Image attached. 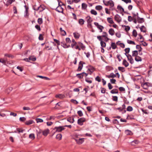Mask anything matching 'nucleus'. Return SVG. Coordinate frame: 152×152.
<instances>
[{
    "instance_id": "nucleus-64",
    "label": "nucleus",
    "mask_w": 152,
    "mask_h": 152,
    "mask_svg": "<svg viewBox=\"0 0 152 152\" xmlns=\"http://www.w3.org/2000/svg\"><path fill=\"white\" fill-rule=\"evenodd\" d=\"M115 35L118 38H120L121 37V34L120 32H117L116 33Z\"/></svg>"
},
{
    "instance_id": "nucleus-4",
    "label": "nucleus",
    "mask_w": 152,
    "mask_h": 152,
    "mask_svg": "<svg viewBox=\"0 0 152 152\" xmlns=\"http://www.w3.org/2000/svg\"><path fill=\"white\" fill-rule=\"evenodd\" d=\"M65 128L64 126L56 127L54 129V130H56V132H61Z\"/></svg>"
},
{
    "instance_id": "nucleus-39",
    "label": "nucleus",
    "mask_w": 152,
    "mask_h": 152,
    "mask_svg": "<svg viewBox=\"0 0 152 152\" xmlns=\"http://www.w3.org/2000/svg\"><path fill=\"white\" fill-rule=\"evenodd\" d=\"M100 44L102 48H104L106 47V43L103 41H101Z\"/></svg>"
},
{
    "instance_id": "nucleus-60",
    "label": "nucleus",
    "mask_w": 152,
    "mask_h": 152,
    "mask_svg": "<svg viewBox=\"0 0 152 152\" xmlns=\"http://www.w3.org/2000/svg\"><path fill=\"white\" fill-rule=\"evenodd\" d=\"M66 40L67 43H70L71 42V41L69 38H66Z\"/></svg>"
},
{
    "instance_id": "nucleus-14",
    "label": "nucleus",
    "mask_w": 152,
    "mask_h": 152,
    "mask_svg": "<svg viewBox=\"0 0 152 152\" xmlns=\"http://www.w3.org/2000/svg\"><path fill=\"white\" fill-rule=\"evenodd\" d=\"M115 77H116V75L114 74L113 73H111L109 75L106 76V77L109 78H114Z\"/></svg>"
},
{
    "instance_id": "nucleus-29",
    "label": "nucleus",
    "mask_w": 152,
    "mask_h": 152,
    "mask_svg": "<svg viewBox=\"0 0 152 152\" xmlns=\"http://www.w3.org/2000/svg\"><path fill=\"white\" fill-rule=\"evenodd\" d=\"M137 21L139 23H141L144 22V19L143 18H137Z\"/></svg>"
},
{
    "instance_id": "nucleus-52",
    "label": "nucleus",
    "mask_w": 152,
    "mask_h": 152,
    "mask_svg": "<svg viewBox=\"0 0 152 152\" xmlns=\"http://www.w3.org/2000/svg\"><path fill=\"white\" fill-rule=\"evenodd\" d=\"M71 102H72L73 103L75 104H78V102L76 100L73 99H72L71 100Z\"/></svg>"
},
{
    "instance_id": "nucleus-26",
    "label": "nucleus",
    "mask_w": 152,
    "mask_h": 152,
    "mask_svg": "<svg viewBox=\"0 0 152 152\" xmlns=\"http://www.w3.org/2000/svg\"><path fill=\"white\" fill-rule=\"evenodd\" d=\"M110 93L112 94H118V91L116 89H114L110 91Z\"/></svg>"
},
{
    "instance_id": "nucleus-24",
    "label": "nucleus",
    "mask_w": 152,
    "mask_h": 152,
    "mask_svg": "<svg viewBox=\"0 0 152 152\" xmlns=\"http://www.w3.org/2000/svg\"><path fill=\"white\" fill-rule=\"evenodd\" d=\"M135 60L136 61L138 62L141 61L142 59L141 57L138 56H137L135 57Z\"/></svg>"
},
{
    "instance_id": "nucleus-31",
    "label": "nucleus",
    "mask_w": 152,
    "mask_h": 152,
    "mask_svg": "<svg viewBox=\"0 0 152 152\" xmlns=\"http://www.w3.org/2000/svg\"><path fill=\"white\" fill-rule=\"evenodd\" d=\"M117 9L120 10V12H124V9L121 6L118 5L117 6Z\"/></svg>"
},
{
    "instance_id": "nucleus-9",
    "label": "nucleus",
    "mask_w": 152,
    "mask_h": 152,
    "mask_svg": "<svg viewBox=\"0 0 152 152\" xmlns=\"http://www.w3.org/2000/svg\"><path fill=\"white\" fill-rule=\"evenodd\" d=\"M115 19L118 23H120L121 20V17L118 15H116L115 16Z\"/></svg>"
},
{
    "instance_id": "nucleus-30",
    "label": "nucleus",
    "mask_w": 152,
    "mask_h": 152,
    "mask_svg": "<svg viewBox=\"0 0 152 152\" xmlns=\"http://www.w3.org/2000/svg\"><path fill=\"white\" fill-rule=\"evenodd\" d=\"M107 20L108 22L110 24H113L114 23L113 19L111 18H107Z\"/></svg>"
},
{
    "instance_id": "nucleus-48",
    "label": "nucleus",
    "mask_w": 152,
    "mask_h": 152,
    "mask_svg": "<svg viewBox=\"0 0 152 152\" xmlns=\"http://www.w3.org/2000/svg\"><path fill=\"white\" fill-rule=\"evenodd\" d=\"M95 80L98 81V82H100L101 81V78L99 76H97L95 78Z\"/></svg>"
},
{
    "instance_id": "nucleus-50",
    "label": "nucleus",
    "mask_w": 152,
    "mask_h": 152,
    "mask_svg": "<svg viewBox=\"0 0 152 152\" xmlns=\"http://www.w3.org/2000/svg\"><path fill=\"white\" fill-rule=\"evenodd\" d=\"M29 60H31L33 61H35L36 60V58L35 57H33L31 56L29 57Z\"/></svg>"
},
{
    "instance_id": "nucleus-45",
    "label": "nucleus",
    "mask_w": 152,
    "mask_h": 152,
    "mask_svg": "<svg viewBox=\"0 0 152 152\" xmlns=\"http://www.w3.org/2000/svg\"><path fill=\"white\" fill-rule=\"evenodd\" d=\"M84 22V20L82 19H80L79 20V23L81 25L83 24Z\"/></svg>"
},
{
    "instance_id": "nucleus-53",
    "label": "nucleus",
    "mask_w": 152,
    "mask_h": 152,
    "mask_svg": "<svg viewBox=\"0 0 152 152\" xmlns=\"http://www.w3.org/2000/svg\"><path fill=\"white\" fill-rule=\"evenodd\" d=\"M35 27L38 31H39L41 30V28L39 26L37 25L35 26Z\"/></svg>"
},
{
    "instance_id": "nucleus-40",
    "label": "nucleus",
    "mask_w": 152,
    "mask_h": 152,
    "mask_svg": "<svg viewBox=\"0 0 152 152\" xmlns=\"http://www.w3.org/2000/svg\"><path fill=\"white\" fill-rule=\"evenodd\" d=\"M91 13L94 15H96L97 14V12L94 10H91Z\"/></svg>"
},
{
    "instance_id": "nucleus-49",
    "label": "nucleus",
    "mask_w": 152,
    "mask_h": 152,
    "mask_svg": "<svg viewBox=\"0 0 152 152\" xmlns=\"http://www.w3.org/2000/svg\"><path fill=\"white\" fill-rule=\"evenodd\" d=\"M132 110V107L130 106H128L127 108V110L129 111H131Z\"/></svg>"
},
{
    "instance_id": "nucleus-34",
    "label": "nucleus",
    "mask_w": 152,
    "mask_h": 152,
    "mask_svg": "<svg viewBox=\"0 0 152 152\" xmlns=\"http://www.w3.org/2000/svg\"><path fill=\"white\" fill-rule=\"evenodd\" d=\"M87 7V4L85 3H83L82 4V9L85 10Z\"/></svg>"
},
{
    "instance_id": "nucleus-62",
    "label": "nucleus",
    "mask_w": 152,
    "mask_h": 152,
    "mask_svg": "<svg viewBox=\"0 0 152 152\" xmlns=\"http://www.w3.org/2000/svg\"><path fill=\"white\" fill-rule=\"evenodd\" d=\"M132 20H133L132 17L130 16H129L128 17V20L129 21L131 22Z\"/></svg>"
},
{
    "instance_id": "nucleus-63",
    "label": "nucleus",
    "mask_w": 152,
    "mask_h": 152,
    "mask_svg": "<svg viewBox=\"0 0 152 152\" xmlns=\"http://www.w3.org/2000/svg\"><path fill=\"white\" fill-rule=\"evenodd\" d=\"M39 39L40 40H42L43 39V36L42 34H40L39 37Z\"/></svg>"
},
{
    "instance_id": "nucleus-32",
    "label": "nucleus",
    "mask_w": 152,
    "mask_h": 152,
    "mask_svg": "<svg viewBox=\"0 0 152 152\" xmlns=\"http://www.w3.org/2000/svg\"><path fill=\"white\" fill-rule=\"evenodd\" d=\"M95 9L97 10H100L102 9V7L101 5H98L96 6Z\"/></svg>"
},
{
    "instance_id": "nucleus-2",
    "label": "nucleus",
    "mask_w": 152,
    "mask_h": 152,
    "mask_svg": "<svg viewBox=\"0 0 152 152\" xmlns=\"http://www.w3.org/2000/svg\"><path fill=\"white\" fill-rule=\"evenodd\" d=\"M103 3L106 6L110 5V8L113 7L114 6V3L112 0H109L108 1H105L104 0L103 1Z\"/></svg>"
},
{
    "instance_id": "nucleus-35",
    "label": "nucleus",
    "mask_w": 152,
    "mask_h": 152,
    "mask_svg": "<svg viewBox=\"0 0 152 152\" xmlns=\"http://www.w3.org/2000/svg\"><path fill=\"white\" fill-rule=\"evenodd\" d=\"M123 27L124 28V29L126 31H128L130 29V27L129 26H123Z\"/></svg>"
},
{
    "instance_id": "nucleus-7",
    "label": "nucleus",
    "mask_w": 152,
    "mask_h": 152,
    "mask_svg": "<svg viewBox=\"0 0 152 152\" xmlns=\"http://www.w3.org/2000/svg\"><path fill=\"white\" fill-rule=\"evenodd\" d=\"M86 21L88 25L91 26V23L92 21V19L91 18L90 16H88L86 17Z\"/></svg>"
},
{
    "instance_id": "nucleus-38",
    "label": "nucleus",
    "mask_w": 152,
    "mask_h": 152,
    "mask_svg": "<svg viewBox=\"0 0 152 152\" xmlns=\"http://www.w3.org/2000/svg\"><path fill=\"white\" fill-rule=\"evenodd\" d=\"M138 143V141L135 140L131 142V145L132 146H135V144H137Z\"/></svg>"
},
{
    "instance_id": "nucleus-61",
    "label": "nucleus",
    "mask_w": 152,
    "mask_h": 152,
    "mask_svg": "<svg viewBox=\"0 0 152 152\" xmlns=\"http://www.w3.org/2000/svg\"><path fill=\"white\" fill-rule=\"evenodd\" d=\"M23 109L24 110H30L31 109L29 107H23Z\"/></svg>"
},
{
    "instance_id": "nucleus-51",
    "label": "nucleus",
    "mask_w": 152,
    "mask_h": 152,
    "mask_svg": "<svg viewBox=\"0 0 152 152\" xmlns=\"http://www.w3.org/2000/svg\"><path fill=\"white\" fill-rule=\"evenodd\" d=\"M37 77L42 79H45V80H48L49 79L48 78L46 77L42 76L40 75H38Z\"/></svg>"
},
{
    "instance_id": "nucleus-22",
    "label": "nucleus",
    "mask_w": 152,
    "mask_h": 152,
    "mask_svg": "<svg viewBox=\"0 0 152 152\" xmlns=\"http://www.w3.org/2000/svg\"><path fill=\"white\" fill-rule=\"evenodd\" d=\"M73 35L74 37L76 39H78L80 36V34H79L77 32L74 33Z\"/></svg>"
},
{
    "instance_id": "nucleus-23",
    "label": "nucleus",
    "mask_w": 152,
    "mask_h": 152,
    "mask_svg": "<svg viewBox=\"0 0 152 152\" xmlns=\"http://www.w3.org/2000/svg\"><path fill=\"white\" fill-rule=\"evenodd\" d=\"M81 62H82L81 61H80V62H79V66L77 69L78 71H80L82 69V68L83 67V65L81 63Z\"/></svg>"
},
{
    "instance_id": "nucleus-17",
    "label": "nucleus",
    "mask_w": 152,
    "mask_h": 152,
    "mask_svg": "<svg viewBox=\"0 0 152 152\" xmlns=\"http://www.w3.org/2000/svg\"><path fill=\"white\" fill-rule=\"evenodd\" d=\"M138 54V51L137 50L133 51L132 52V56L133 57H136L137 56Z\"/></svg>"
},
{
    "instance_id": "nucleus-25",
    "label": "nucleus",
    "mask_w": 152,
    "mask_h": 152,
    "mask_svg": "<svg viewBox=\"0 0 152 152\" xmlns=\"http://www.w3.org/2000/svg\"><path fill=\"white\" fill-rule=\"evenodd\" d=\"M34 121L32 120H30L27 121L25 122V124L27 125H29L32 124L34 123Z\"/></svg>"
},
{
    "instance_id": "nucleus-8",
    "label": "nucleus",
    "mask_w": 152,
    "mask_h": 152,
    "mask_svg": "<svg viewBox=\"0 0 152 152\" xmlns=\"http://www.w3.org/2000/svg\"><path fill=\"white\" fill-rule=\"evenodd\" d=\"M55 97L57 98L62 99L65 98V96L64 94H59L56 95Z\"/></svg>"
},
{
    "instance_id": "nucleus-10",
    "label": "nucleus",
    "mask_w": 152,
    "mask_h": 152,
    "mask_svg": "<svg viewBox=\"0 0 152 152\" xmlns=\"http://www.w3.org/2000/svg\"><path fill=\"white\" fill-rule=\"evenodd\" d=\"M126 56L128 60L129 61L130 63L131 64H133L134 61L132 56L129 54H128Z\"/></svg>"
},
{
    "instance_id": "nucleus-27",
    "label": "nucleus",
    "mask_w": 152,
    "mask_h": 152,
    "mask_svg": "<svg viewBox=\"0 0 152 152\" xmlns=\"http://www.w3.org/2000/svg\"><path fill=\"white\" fill-rule=\"evenodd\" d=\"M62 134H57L56 137V139L59 140H61L62 138Z\"/></svg>"
},
{
    "instance_id": "nucleus-33",
    "label": "nucleus",
    "mask_w": 152,
    "mask_h": 152,
    "mask_svg": "<svg viewBox=\"0 0 152 152\" xmlns=\"http://www.w3.org/2000/svg\"><path fill=\"white\" fill-rule=\"evenodd\" d=\"M15 0H8L7 2V5H8L11 4L13 2L15 1Z\"/></svg>"
},
{
    "instance_id": "nucleus-20",
    "label": "nucleus",
    "mask_w": 152,
    "mask_h": 152,
    "mask_svg": "<svg viewBox=\"0 0 152 152\" xmlns=\"http://www.w3.org/2000/svg\"><path fill=\"white\" fill-rule=\"evenodd\" d=\"M103 34H105L106 35H103L102 36L105 37V41L107 42L109 40V39L107 37V34L106 32H103Z\"/></svg>"
},
{
    "instance_id": "nucleus-42",
    "label": "nucleus",
    "mask_w": 152,
    "mask_h": 152,
    "mask_svg": "<svg viewBox=\"0 0 152 152\" xmlns=\"http://www.w3.org/2000/svg\"><path fill=\"white\" fill-rule=\"evenodd\" d=\"M127 42L129 44H132L134 45H135V43L132 40H127Z\"/></svg>"
},
{
    "instance_id": "nucleus-1",
    "label": "nucleus",
    "mask_w": 152,
    "mask_h": 152,
    "mask_svg": "<svg viewBox=\"0 0 152 152\" xmlns=\"http://www.w3.org/2000/svg\"><path fill=\"white\" fill-rule=\"evenodd\" d=\"M85 47L82 43L80 42H77V45L76 47H75V48L76 49H78L79 50H80L81 48L83 50H84L85 49Z\"/></svg>"
},
{
    "instance_id": "nucleus-6",
    "label": "nucleus",
    "mask_w": 152,
    "mask_h": 152,
    "mask_svg": "<svg viewBox=\"0 0 152 152\" xmlns=\"http://www.w3.org/2000/svg\"><path fill=\"white\" fill-rule=\"evenodd\" d=\"M85 121V119L84 118H80L78 120L77 123L80 125H82L83 124V123Z\"/></svg>"
},
{
    "instance_id": "nucleus-12",
    "label": "nucleus",
    "mask_w": 152,
    "mask_h": 152,
    "mask_svg": "<svg viewBox=\"0 0 152 152\" xmlns=\"http://www.w3.org/2000/svg\"><path fill=\"white\" fill-rule=\"evenodd\" d=\"M75 141L78 144H82L84 141V138H80L79 139H75Z\"/></svg>"
},
{
    "instance_id": "nucleus-19",
    "label": "nucleus",
    "mask_w": 152,
    "mask_h": 152,
    "mask_svg": "<svg viewBox=\"0 0 152 152\" xmlns=\"http://www.w3.org/2000/svg\"><path fill=\"white\" fill-rule=\"evenodd\" d=\"M142 87L145 89H147L148 88V83H145L142 85Z\"/></svg>"
},
{
    "instance_id": "nucleus-46",
    "label": "nucleus",
    "mask_w": 152,
    "mask_h": 152,
    "mask_svg": "<svg viewBox=\"0 0 152 152\" xmlns=\"http://www.w3.org/2000/svg\"><path fill=\"white\" fill-rule=\"evenodd\" d=\"M125 51L126 52V53H125V55L126 56V55H127L126 54L127 53H129L130 51V48H125Z\"/></svg>"
},
{
    "instance_id": "nucleus-43",
    "label": "nucleus",
    "mask_w": 152,
    "mask_h": 152,
    "mask_svg": "<svg viewBox=\"0 0 152 152\" xmlns=\"http://www.w3.org/2000/svg\"><path fill=\"white\" fill-rule=\"evenodd\" d=\"M132 35L134 37H137V32L136 30H133V32H132Z\"/></svg>"
},
{
    "instance_id": "nucleus-58",
    "label": "nucleus",
    "mask_w": 152,
    "mask_h": 152,
    "mask_svg": "<svg viewBox=\"0 0 152 152\" xmlns=\"http://www.w3.org/2000/svg\"><path fill=\"white\" fill-rule=\"evenodd\" d=\"M13 9L14 13V14H17V11L16 7H15L14 6L13 7Z\"/></svg>"
},
{
    "instance_id": "nucleus-54",
    "label": "nucleus",
    "mask_w": 152,
    "mask_h": 152,
    "mask_svg": "<svg viewBox=\"0 0 152 152\" xmlns=\"http://www.w3.org/2000/svg\"><path fill=\"white\" fill-rule=\"evenodd\" d=\"M77 114L80 116H82L83 115L82 112L81 110L78 111H77Z\"/></svg>"
},
{
    "instance_id": "nucleus-47",
    "label": "nucleus",
    "mask_w": 152,
    "mask_h": 152,
    "mask_svg": "<svg viewBox=\"0 0 152 152\" xmlns=\"http://www.w3.org/2000/svg\"><path fill=\"white\" fill-rule=\"evenodd\" d=\"M38 23L39 24H41L42 23V18H39L38 19Z\"/></svg>"
},
{
    "instance_id": "nucleus-57",
    "label": "nucleus",
    "mask_w": 152,
    "mask_h": 152,
    "mask_svg": "<svg viewBox=\"0 0 152 152\" xmlns=\"http://www.w3.org/2000/svg\"><path fill=\"white\" fill-rule=\"evenodd\" d=\"M19 120L20 121H24L26 120V118L24 117H20Z\"/></svg>"
},
{
    "instance_id": "nucleus-55",
    "label": "nucleus",
    "mask_w": 152,
    "mask_h": 152,
    "mask_svg": "<svg viewBox=\"0 0 152 152\" xmlns=\"http://www.w3.org/2000/svg\"><path fill=\"white\" fill-rule=\"evenodd\" d=\"M112 99L113 101H118V97L117 96H113V97Z\"/></svg>"
},
{
    "instance_id": "nucleus-13",
    "label": "nucleus",
    "mask_w": 152,
    "mask_h": 152,
    "mask_svg": "<svg viewBox=\"0 0 152 152\" xmlns=\"http://www.w3.org/2000/svg\"><path fill=\"white\" fill-rule=\"evenodd\" d=\"M67 121L71 123H73L75 121L74 118L72 117H70L68 118Z\"/></svg>"
},
{
    "instance_id": "nucleus-3",
    "label": "nucleus",
    "mask_w": 152,
    "mask_h": 152,
    "mask_svg": "<svg viewBox=\"0 0 152 152\" xmlns=\"http://www.w3.org/2000/svg\"><path fill=\"white\" fill-rule=\"evenodd\" d=\"M58 6L56 8V11H58L59 12H63V8L61 6L64 5L62 2H60L62 4H60V2L58 1Z\"/></svg>"
},
{
    "instance_id": "nucleus-15",
    "label": "nucleus",
    "mask_w": 152,
    "mask_h": 152,
    "mask_svg": "<svg viewBox=\"0 0 152 152\" xmlns=\"http://www.w3.org/2000/svg\"><path fill=\"white\" fill-rule=\"evenodd\" d=\"M77 42H76L74 39L72 40V43L71 44V47L73 48H75L77 45Z\"/></svg>"
},
{
    "instance_id": "nucleus-18",
    "label": "nucleus",
    "mask_w": 152,
    "mask_h": 152,
    "mask_svg": "<svg viewBox=\"0 0 152 152\" xmlns=\"http://www.w3.org/2000/svg\"><path fill=\"white\" fill-rule=\"evenodd\" d=\"M122 64L126 67H127L129 65V63L125 59L123 60Z\"/></svg>"
},
{
    "instance_id": "nucleus-44",
    "label": "nucleus",
    "mask_w": 152,
    "mask_h": 152,
    "mask_svg": "<svg viewBox=\"0 0 152 152\" xmlns=\"http://www.w3.org/2000/svg\"><path fill=\"white\" fill-rule=\"evenodd\" d=\"M16 131L18 133H20L21 132L22 133L24 131V130L22 129H20L19 128H17L16 129Z\"/></svg>"
},
{
    "instance_id": "nucleus-5",
    "label": "nucleus",
    "mask_w": 152,
    "mask_h": 152,
    "mask_svg": "<svg viewBox=\"0 0 152 152\" xmlns=\"http://www.w3.org/2000/svg\"><path fill=\"white\" fill-rule=\"evenodd\" d=\"M94 24L97 26V27L99 30H100V32L102 31V30L104 28V27L100 25H99L98 23L97 22H94Z\"/></svg>"
},
{
    "instance_id": "nucleus-21",
    "label": "nucleus",
    "mask_w": 152,
    "mask_h": 152,
    "mask_svg": "<svg viewBox=\"0 0 152 152\" xmlns=\"http://www.w3.org/2000/svg\"><path fill=\"white\" fill-rule=\"evenodd\" d=\"M109 34L112 36L114 35L115 31L112 28L110 29L109 30Z\"/></svg>"
},
{
    "instance_id": "nucleus-56",
    "label": "nucleus",
    "mask_w": 152,
    "mask_h": 152,
    "mask_svg": "<svg viewBox=\"0 0 152 152\" xmlns=\"http://www.w3.org/2000/svg\"><path fill=\"white\" fill-rule=\"evenodd\" d=\"M82 74H82V73L81 74H77V76L79 78H82L83 77Z\"/></svg>"
},
{
    "instance_id": "nucleus-36",
    "label": "nucleus",
    "mask_w": 152,
    "mask_h": 152,
    "mask_svg": "<svg viewBox=\"0 0 152 152\" xmlns=\"http://www.w3.org/2000/svg\"><path fill=\"white\" fill-rule=\"evenodd\" d=\"M36 121L37 123H42L43 121L42 119L39 118H36Z\"/></svg>"
},
{
    "instance_id": "nucleus-28",
    "label": "nucleus",
    "mask_w": 152,
    "mask_h": 152,
    "mask_svg": "<svg viewBox=\"0 0 152 152\" xmlns=\"http://www.w3.org/2000/svg\"><path fill=\"white\" fill-rule=\"evenodd\" d=\"M29 137L32 140H34L35 138L34 134L33 133L30 134L29 135Z\"/></svg>"
},
{
    "instance_id": "nucleus-16",
    "label": "nucleus",
    "mask_w": 152,
    "mask_h": 152,
    "mask_svg": "<svg viewBox=\"0 0 152 152\" xmlns=\"http://www.w3.org/2000/svg\"><path fill=\"white\" fill-rule=\"evenodd\" d=\"M125 133L127 135H132L133 134L132 132L129 130H126L125 131Z\"/></svg>"
},
{
    "instance_id": "nucleus-59",
    "label": "nucleus",
    "mask_w": 152,
    "mask_h": 152,
    "mask_svg": "<svg viewBox=\"0 0 152 152\" xmlns=\"http://www.w3.org/2000/svg\"><path fill=\"white\" fill-rule=\"evenodd\" d=\"M116 56H117V58L118 59V61H121V55H119V54H118Z\"/></svg>"
},
{
    "instance_id": "nucleus-41",
    "label": "nucleus",
    "mask_w": 152,
    "mask_h": 152,
    "mask_svg": "<svg viewBox=\"0 0 152 152\" xmlns=\"http://www.w3.org/2000/svg\"><path fill=\"white\" fill-rule=\"evenodd\" d=\"M140 29L141 31L143 32H146L145 28L143 26H142L140 28Z\"/></svg>"
},
{
    "instance_id": "nucleus-11",
    "label": "nucleus",
    "mask_w": 152,
    "mask_h": 152,
    "mask_svg": "<svg viewBox=\"0 0 152 152\" xmlns=\"http://www.w3.org/2000/svg\"><path fill=\"white\" fill-rule=\"evenodd\" d=\"M49 132L50 130L48 129H46L42 131V134L46 137L49 134Z\"/></svg>"
},
{
    "instance_id": "nucleus-37",
    "label": "nucleus",
    "mask_w": 152,
    "mask_h": 152,
    "mask_svg": "<svg viewBox=\"0 0 152 152\" xmlns=\"http://www.w3.org/2000/svg\"><path fill=\"white\" fill-rule=\"evenodd\" d=\"M111 47L113 49H115L116 48V46L115 43L112 42L111 45Z\"/></svg>"
}]
</instances>
